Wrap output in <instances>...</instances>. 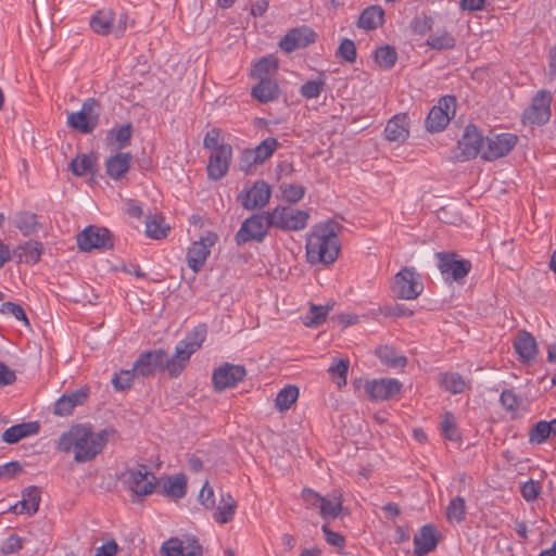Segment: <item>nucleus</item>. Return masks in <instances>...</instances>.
Masks as SVG:
<instances>
[{
	"instance_id": "1",
	"label": "nucleus",
	"mask_w": 556,
	"mask_h": 556,
	"mask_svg": "<svg viewBox=\"0 0 556 556\" xmlns=\"http://www.w3.org/2000/svg\"><path fill=\"white\" fill-rule=\"evenodd\" d=\"M115 429L105 428L94 432L89 424L72 426L63 432L58 440L56 448L64 453H74V460L78 464L93 460L105 447Z\"/></svg>"
},
{
	"instance_id": "2",
	"label": "nucleus",
	"mask_w": 556,
	"mask_h": 556,
	"mask_svg": "<svg viewBox=\"0 0 556 556\" xmlns=\"http://www.w3.org/2000/svg\"><path fill=\"white\" fill-rule=\"evenodd\" d=\"M341 225L327 220L315 225L306 239V258L311 264H332L339 255L340 242L338 235Z\"/></svg>"
},
{
	"instance_id": "3",
	"label": "nucleus",
	"mask_w": 556,
	"mask_h": 556,
	"mask_svg": "<svg viewBox=\"0 0 556 556\" xmlns=\"http://www.w3.org/2000/svg\"><path fill=\"white\" fill-rule=\"evenodd\" d=\"M206 333V326L198 325L176 344L174 355L167 356V371L172 377H177L184 370L191 355L201 348Z\"/></svg>"
},
{
	"instance_id": "4",
	"label": "nucleus",
	"mask_w": 556,
	"mask_h": 556,
	"mask_svg": "<svg viewBox=\"0 0 556 556\" xmlns=\"http://www.w3.org/2000/svg\"><path fill=\"white\" fill-rule=\"evenodd\" d=\"M270 228L271 224H269L267 212L253 214L242 222L241 227L235 236V241L238 247L252 241L261 243L267 237Z\"/></svg>"
},
{
	"instance_id": "5",
	"label": "nucleus",
	"mask_w": 556,
	"mask_h": 556,
	"mask_svg": "<svg viewBox=\"0 0 556 556\" xmlns=\"http://www.w3.org/2000/svg\"><path fill=\"white\" fill-rule=\"evenodd\" d=\"M267 213L271 227L283 231L302 230L307 226L309 219V214L306 211L289 206H277Z\"/></svg>"
},
{
	"instance_id": "6",
	"label": "nucleus",
	"mask_w": 556,
	"mask_h": 556,
	"mask_svg": "<svg viewBox=\"0 0 556 556\" xmlns=\"http://www.w3.org/2000/svg\"><path fill=\"white\" fill-rule=\"evenodd\" d=\"M99 102L96 99H87L78 112L68 114L67 125L80 134H91L99 123Z\"/></svg>"
},
{
	"instance_id": "7",
	"label": "nucleus",
	"mask_w": 556,
	"mask_h": 556,
	"mask_svg": "<svg viewBox=\"0 0 556 556\" xmlns=\"http://www.w3.org/2000/svg\"><path fill=\"white\" fill-rule=\"evenodd\" d=\"M484 150V138L477 126L469 124L466 126L457 147L453 150V159L457 162H465L475 159Z\"/></svg>"
},
{
	"instance_id": "8",
	"label": "nucleus",
	"mask_w": 556,
	"mask_h": 556,
	"mask_svg": "<svg viewBox=\"0 0 556 556\" xmlns=\"http://www.w3.org/2000/svg\"><path fill=\"white\" fill-rule=\"evenodd\" d=\"M456 98L454 96L442 97L438 104L428 113L426 118V128L430 132L443 130L450 123L456 112Z\"/></svg>"
},
{
	"instance_id": "9",
	"label": "nucleus",
	"mask_w": 556,
	"mask_h": 556,
	"mask_svg": "<svg viewBox=\"0 0 556 556\" xmlns=\"http://www.w3.org/2000/svg\"><path fill=\"white\" fill-rule=\"evenodd\" d=\"M393 292L404 300L416 299L424 290L420 276L412 267H405L393 279Z\"/></svg>"
},
{
	"instance_id": "10",
	"label": "nucleus",
	"mask_w": 556,
	"mask_h": 556,
	"mask_svg": "<svg viewBox=\"0 0 556 556\" xmlns=\"http://www.w3.org/2000/svg\"><path fill=\"white\" fill-rule=\"evenodd\" d=\"M140 469L129 468L124 473V482L137 496H147L154 492L156 477L147 470L144 465Z\"/></svg>"
},
{
	"instance_id": "11",
	"label": "nucleus",
	"mask_w": 556,
	"mask_h": 556,
	"mask_svg": "<svg viewBox=\"0 0 556 556\" xmlns=\"http://www.w3.org/2000/svg\"><path fill=\"white\" fill-rule=\"evenodd\" d=\"M271 197V188L265 180H256L250 188L238 194V202L248 211L265 207Z\"/></svg>"
},
{
	"instance_id": "12",
	"label": "nucleus",
	"mask_w": 556,
	"mask_h": 556,
	"mask_svg": "<svg viewBox=\"0 0 556 556\" xmlns=\"http://www.w3.org/2000/svg\"><path fill=\"white\" fill-rule=\"evenodd\" d=\"M132 367L136 375L141 377L154 376L157 371H167V353L162 349L141 353Z\"/></svg>"
},
{
	"instance_id": "13",
	"label": "nucleus",
	"mask_w": 556,
	"mask_h": 556,
	"mask_svg": "<svg viewBox=\"0 0 556 556\" xmlns=\"http://www.w3.org/2000/svg\"><path fill=\"white\" fill-rule=\"evenodd\" d=\"M552 94L547 90H540L532 99L522 115L523 123L544 125L551 118Z\"/></svg>"
},
{
	"instance_id": "14",
	"label": "nucleus",
	"mask_w": 556,
	"mask_h": 556,
	"mask_svg": "<svg viewBox=\"0 0 556 556\" xmlns=\"http://www.w3.org/2000/svg\"><path fill=\"white\" fill-rule=\"evenodd\" d=\"M245 376L247 370L243 366L225 363L213 371L212 382L214 390L222 392L226 389L235 388L244 380Z\"/></svg>"
},
{
	"instance_id": "15",
	"label": "nucleus",
	"mask_w": 556,
	"mask_h": 556,
	"mask_svg": "<svg viewBox=\"0 0 556 556\" xmlns=\"http://www.w3.org/2000/svg\"><path fill=\"white\" fill-rule=\"evenodd\" d=\"M517 136L508 132L488 136L484 139V150L482 159L494 161L507 155L517 143Z\"/></svg>"
},
{
	"instance_id": "16",
	"label": "nucleus",
	"mask_w": 556,
	"mask_h": 556,
	"mask_svg": "<svg viewBox=\"0 0 556 556\" xmlns=\"http://www.w3.org/2000/svg\"><path fill=\"white\" fill-rule=\"evenodd\" d=\"M217 239L218 237L216 233L207 232L191 244L187 252V263L189 268L194 273H199L202 269L211 254V248L216 243Z\"/></svg>"
},
{
	"instance_id": "17",
	"label": "nucleus",
	"mask_w": 556,
	"mask_h": 556,
	"mask_svg": "<svg viewBox=\"0 0 556 556\" xmlns=\"http://www.w3.org/2000/svg\"><path fill=\"white\" fill-rule=\"evenodd\" d=\"M81 251L93 249H111L113 247L111 232L104 227L88 226L77 237Z\"/></svg>"
},
{
	"instance_id": "18",
	"label": "nucleus",
	"mask_w": 556,
	"mask_h": 556,
	"mask_svg": "<svg viewBox=\"0 0 556 556\" xmlns=\"http://www.w3.org/2000/svg\"><path fill=\"white\" fill-rule=\"evenodd\" d=\"M317 34L308 26L290 29L279 41V48L285 53H292L316 41Z\"/></svg>"
},
{
	"instance_id": "19",
	"label": "nucleus",
	"mask_w": 556,
	"mask_h": 556,
	"mask_svg": "<svg viewBox=\"0 0 556 556\" xmlns=\"http://www.w3.org/2000/svg\"><path fill=\"white\" fill-rule=\"evenodd\" d=\"M402 390V383L394 378L374 379L365 383V391L372 401H387Z\"/></svg>"
},
{
	"instance_id": "20",
	"label": "nucleus",
	"mask_w": 556,
	"mask_h": 556,
	"mask_svg": "<svg viewBox=\"0 0 556 556\" xmlns=\"http://www.w3.org/2000/svg\"><path fill=\"white\" fill-rule=\"evenodd\" d=\"M439 269L446 278L455 281L464 279L471 269V263L467 260H456L455 254L438 253Z\"/></svg>"
},
{
	"instance_id": "21",
	"label": "nucleus",
	"mask_w": 556,
	"mask_h": 556,
	"mask_svg": "<svg viewBox=\"0 0 556 556\" xmlns=\"http://www.w3.org/2000/svg\"><path fill=\"white\" fill-rule=\"evenodd\" d=\"M232 149L229 144H222L214 151L207 164V175L213 180L223 178L229 168Z\"/></svg>"
},
{
	"instance_id": "22",
	"label": "nucleus",
	"mask_w": 556,
	"mask_h": 556,
	"mask_svg": "<svg viewBox=\"0 0 556 556\" xmlns=\"http://www.w3.org/2000/svg\"><path fill=\"white\" fill-rule=\"evenodd\" d=\"M41 490L38 486L31 485L24 490L22 500L18 501L13 507L16 514L34 515L38 511Z\"/></svg>"
},
{
	"instance_id": "23",
	"label": "nucleus",
	"mask_w": 556,
	"mask_h": 556,
	"mask_svg": "<svg viewBox=\"0 0 556 556\" xmlns=\"http://www.w3.org/2000/svg\"><path fill=\"white\" fill-rule=\"evenodd\" d=\"M132 155L128 152H118L105 161L106 174L110 178L118 180L129 170Z\"/></svg>"
},
{
	"instance_id": "24",
	"label": "nucleus",
	"mask_w": 556,
	"mask_h": 556,
	"mask_svg": "<svg viewBox=\"0 0 556 556\" xmlns=\"http://www.w3.org/2000/svg\"><path fill=\"white\" fill-rule=\"evenodd\" d=\"M437 544L434 527L425 525L414 538V552L418 556H424L432 552Z\"/></svg>"
},
{
	"instance_id": "25",
	"label": "nucleus",
	"mask_w": 556,
	"mask_h": 556,
	"mask_svg": "<svg viewBox=\"0 0 556 556\" xmlns=\"http://www.w3.org/2000/svg\"><path fill=\"white\" fill-rule=\"evenodd\" d=\"M514 349L518 354L519 361L522 363L531 362L538 353L536 341L534 337L527 331H521L517 336L514 342Z\"/></svg>"
},
{
	"instance_id": "26",
	"label": "nucleus",
	"mask_w": 556,
	"mask_h": 556,
	"mask_svg": "<svg viewBox=\"0 0 556 556\" xmlns=\"http://www.w3.org/2000/svg\"><path fill=\"white\" fill-rule=\"evenodd\" d=\"M384 135L388 141H405L409 136L407 116L405 114H397L393 116L387 123Z\"/></svg>"
},
{
	"instance_id": "27",
	"label": "nucleus",
	"mask_w": 556,
	"mask_h": 556,
	"mask_svg": "<svg viewBox=\"0 0 556 556\" xmlns=\"http://www.w3.org/2000/svg\"><path fill=\"white\" fill-rule=\"evenodd\" d=\"M87 392L83 390L62 395L54 405V414L58 416L71 415L76 406L81 405L87 400Z\"/></svg>"
},
{
	"instance_id": "28",
	"label": "nucleus",
	"mask_w": 556,
	"mask_h": 556,
	"mask_svg": "<svg viewBox=\"0 0 556 556\" xmlns=\"http://www.w3.org/2000/svg\"><path fill=\"white\" fill-rule=\"evenodd\" d=\"M39 429V424L36 421L18 424L4 430L2 433V440L5 443L13 444L18 442L21 439L37 434Z\"/></svg>"
},
{
	"instance_id": "29",
	"label": "nucleus",
	"mask_w": 556,
	"mask_h": 556,
	"mask_svg": "<svg viewBox=\"0 0 556 556\" xmlns=\"http://www.w3.org/2000/svg\"><path fill=\"white\" fill-rule=\"evenodd\" d=\"M252 97L260 102L267 103L274 101L279 96V87L276 80L270 77L260 78L256 86L252 88Z\"/></svg>"
},
{
	"instance_id": "30",
	"label": "nucleus",
	"mask_w": 556,
	"mask_h": 556,
	"mask_svg": "<svg viewBox=\"0 0 556 556\" xmlns=\"http://www.w3.org/2000/svg\"><path fill=\"white\" fill-rule=\"evenodd\" d=\"M115 13L111 9H101L97 11L90 18L91 29L101 36L112 33Z\"/></svg>"
},
{
	"instance_id": "31",
	"label": "nucleus",
	"mask_w": 556,
	"mask_h": 556,
	"mask_svg": "<svg viewBox=\"0 0 556 556\" xmlns=\"http://www.w3.org/2000/svg\"><path fill=\"white\" fill-rule=\"evenodd\" d=\"M132 126L130 123L114 127L108 131L106 141L116 150H122L130 143Z\"/></svg>"
},
{
	"instance_id": "32",
	"label": "nucleus",
	"mask_w": 556,
	"mask_h": 556,
	"mask_svg": "<svg viewBox=\"0 0 556 556\" xmlns=\"http://www.w3.org/2000/svg\"><path fill=\"white\" fill-rule=\"evenodd\" d=\"M13 223L24 236H30L40 229L37 215L28 211L15 214Z\"/></svg>"
},
{
	"instance_id": "33",
	"label": "nucleus",
	"mask_w": 556,
	"mask_h": 556,
	"mask_svg": "<svg viewBox=\"0 0 556 556\" xmlns=\"http://www.w3.org/2000/svg\"><path fill=\"white\" fill-rule=\"evenodd\" d=\"M384 12L381 8L372 5L365 9L357 22V26L363 29L371 30L378 28L383 23Z\"/></svg>"
},
{
	"instance_id": "34",
	"label": "nucleus",
	"mask_w": 556,
	"mask_h": 556,
	"mask_svg": "<svg viewBox=\"0 0 556 556\" xmlns=\"http://www.w3.org/2000/svg\"><path fill=\"white\" fill-rule=\"evenodd\" d=\"M163 493L175 500L182 498L187 491V480L185 476L167 477L162 483Z\"/></svg>"
},
{
	"instance_id": "35",
	"label": "nucleus",
	"mask_w": 556,
	"mask_h": 556,
	"mask_svg": "<svg viewBox=\"0 0 556 556\" xmlns=\"http://www.w3.org/2000/svg\"><path fill=\"white\" fill-rule=\"evenodd\" d=\"M376 355L386 366L391 368H402L406 366L407 358L399 354L393 348L384 345L376 350Z\"/></svg>"
},
{
	"instance_id": "36",
	"label": "nucleus",
	"mask_w": 556,
	"mask_h": 556,
	"mask_svg": "<svg viewBox=\"0 0 556 556\" xmlns=\"http://www.w3.org/2000/svg\"><path fill=\"white\" fill-rule=\"evenodd\" d=\"M96 167V156L92 154H78L70 163V169L72 173L81 177L87 174H92Z\"/></svg>"
},
{
	"instance_id": "37",
	"label": "nucleus",
	"mask_w": 556,
	"mask_h": 556,
	"mask_svg": "<svg viewBox=\"0 0 556 556\" xmlns=\"http://www.w3.org/2000/svg\"><path fill=\"white\" fill-rule=\"evenodd\" d=\"M236 507L237 503L229 493L222 495L217 510L214 513L215 520L219 523L229 522L233 518Z\"/></svg>"
},
{
	"instance_id": "38",
	"label": "nucleus",
	"mask_w": 556,
	"mask_h": 556,
	"mask_svg": "<svg viewBox=\"0 0 556 556\" xmlns=\"http://www.w3.org/2000/svg\"><path fill=\"white\" fill-rule=\"evenodd\" d=\"M342 510V498L341 495H334L332 498L323 497V501L319 505V514L320 517L328 521L330 519H336Z\"/></svg>"
},
{
	"instance_id": "39",
	"label": "nucleus",
	"mask_w": 556,
	"mask_h": 556,
	"mask_svg": "<svg viewBox=\"0 0 556 556\" xmlns=\"http://www.w3.org/2000/svg\"><path fill=\"white\" fill-rule=\"evenodd\" d=\"M169 226L165 224L164 219L157 215L148 216L146 220V233L152 239H163L167 236Z\"/></svg>"
},
{
	"instance_id": "40",
	"label": "nucleus",
	"mask_w": 556,
	"mask_h": 556,
	"mask_svg": "<svg viewBox=\"0 0 556 556\" xmlns=\"http://www.w3.org/2000/svg\"><path fill=\"white\" fill-rule=\"evenodd\" d=\"M299 397V389L295 386H286L279 391L275 400L276 408L280 412L288 410Z\"/></svg>"
},
{
	"instance_id": "41",
	"label": "nucleus",
	"mask_w": 556,
	"mask_h": 556,
	"mask_svg": "<svg viewBox=\"0 0 556 556\" xmlns=\"http://www.w3.org/2000/svg\"><path fill=\"white\" fill-rule=\"evenodd\" d=\"M440 428L446 440L452 442L460 441V432L456 425V418L451 412L443 414Z\"/></svg>"
},
{
	"instance_id": "42",
	"label": "nucleus",
	"mask_w": 556,
	"mask_h": 556,
	"mask_svg": "<svg viewBox=\"0 0 556 556\" xmlns=\"http://www.w3.org/2000/svg\"><path fill=\"white\" fill-rule=\"evenodd\" d=\"M397 60V52L391 46H383L375 51V61L382 70H390Z\"/></svg>"
},
{
	"instance_id": "43",
	"label": "nucleus",
	"mask_w": 556,
	"mask_h": 556,
	"mask_svg": "<svg viewBox=\"0 0 556 556\" xmlns=\"http://www.w3.org/2000/svg\"><path fill=\"white\" fill-rule=\"evenodd\" d=\"M466 516V502L462 496L451 500L446 508V518L450 522L459 523Z\"/></svg>"
},
{
	"instance_id": "44",
	"label": "nucleus",
	"mask_w": 556,
	"mask_h": 556,
	"mask_svg": "<svg viewBox=\"0 0 556 556\" xmlns=\"http://www.w3.org/2000/svg\"><path fill=\"white\" fill-rule=\"evenodd\" d=\"M441 386L448 392L457 394L465 390L466 383L457 372H445L441 376Z\"/></svg>"
},
{
	"instance_id": "45",
	"label": "nucleus",
	"mask_w": 556,
	"mask_h": 556,
	"mask_svg": "<svg viewBox=\"0 0 556 556\" xmlns=\"http://www.w3.org/2000/svg\"><path fill=\"white\" fill-rule=\"evenodd\" d=\"M277 68H278V61L276 58H274L271 55L263 56L254 65L252 75L257 78L269 77L270 73L275 72Z\"/></svg>"
},
{
	"instance_id": "46",
	"label": "nucleus",
	"mask_w": 556,
	"mask_h": 556,
	"mask_svg": "<svg viewBox=\"0 0 556 556\" xmlns=\"http://www.w3.org/2000/svg\"><path fill=\"white\" fill-rule=\"evenodd\" d=\"M278 147L279 143L276 138L268 137L264 139L257 147L253 149L256 160L263 164L275 153Z\"/></svg>"
},
{
	"instance_id": "47",
	"label": "nucleus",
	"mask_w": 556,
	"mask_h": 556,
	"mask_svg": "<svg viewBox=\"0 0 556 556\" xmlns=\"http://www.w3.org/2000/svg\"><path fill=\"white\" fill-rule=\"evenodd\" d=\"M551 435L548 421L541 420L533 425L529 431V442L531 444H543Z\"/></svg>"
},
{
	"instance_id": "48",
	"label": "nucleus",
	"mask_w": 556,
	"mask_h": 556,
	"mask_svg": "<svg viewBox=\"0 0 556 556\" xmlns=\"http://www.w3.org/2000/svg\"><path fill=\"white\" fill-rule=\"evenodd\" d=\"M455 42H456L455 38L447 31L431 35L427 39V45L431 49H435V50L453 49L455 47Z\"/></svg>"
},
{
	"instance_id": "49",
	"label": "nucleus",
	"mask_w": 556,
	"mask_h": 556,
	"mask_svg": "<svg viewBox=\"0 0 556 556\" xmlns=\"http://www.w3.org/2000/svg\"><path fill=\"white\" fill-rule=\"evenodd\" d=\"M348 370V359H339L334 364H332L328 369L332 380L339 388L346 384Z\"/></svg>"
},
{
	"instance_id": "50",
	"label": "nucleus",
	"mask_w": 556,
	"mask_h": 556,
	"mask_svg": "<svg viewBox=\"0 0 556 556\" xmlns=\"http://www.w3.org/2000/svg\"><path fill=\"white\" fill-rule=\"evenodd\" d=\"M280 190L282 199L289 203H298L305 194V188L296 184H281Z\"/></svg>"
},
{
	"instance_id": "51",
	"label": "nucleus",
	"mask_w": 556,
	"mask_h": 556,
	"mask_svg": "<svg viewBox=\"0 0 556 556\" xmlns=\"http://www.w3.org/2000/svg\"><path fill=\"white\" fill-rule=\"evenodd\" d=\"M329 312V306L311 305L308 313L304 317V324L308 327L323 324Z\"/></svg>"
},
{
	"instance_id": "52",
	"label": "nucleus",
	"mask_w": 556,
	"mask_h": 556,
	"mask_svg": "<svg viewBox=\"0 0 556 556\" xmlns=\"http://www.w3.org/2000/svg\"><path fill=\"white\" fill-rule=\"evenodd\" d=\"M500 402L507 412L513 414V417L517 416L521 399L513 390H504L501 393Z\"/></svg>"
},
{
	"instance_id": "53",
	"label": "nucleus",
	"mask_w": 556,
	"mask_h": 556,
	"mask_svg": "<svg viewBox=\"0 0 556 556\" xmlns=\"http://www.w3.org/2000/svg\"><path fill=\"white\" fill-rule=\"evenodd\" d=\"M325 80H308L300 88V93L306 99H316L320 96L325 88Z\"/></svg>"
},
{
	"instance_id": "54",
	"label": "nucleus",
	"mask_w": 556,
	"mask_h": 556,
	"mask_svg": "<svg viewBox=\"0 0 556 556\" xmlns=\"http://www.w3.org/2000/svg\"><path fill=\"white\" fill-rule=\"evenodd\" d=\"M137 376L132 369L121 370L118 374H115L112 378V383L114 388L118 391H124L129 389L132 386L134 377Z\"/></svg>"
},
{
	"instance_id": "55",
	"label": "nucleus",
	"mask_w": 556,
	"mask_h": 556,
	"mask_svg": "<svg viewBox=\"0 0 556 556\" xmlns=\"http://www.w3.org/2000/svg\"><path fill=\"white\" fill-rule=\"evenodd\" d=\"M356 47L353 40L344 38L337 51V56L341 58L343 61L353 63L356 60Z\"/></svg>"
},
{
	"instance_id": "56",
	"label": "nucleus",
	"mask_w": 556,
	"mask_h": 556,
	"mask_svg": "<svg viewBox=\"0 0 556 556\" xmlns=\"http://www.w3.org/2000/svg\"><path fill=\"white\" fill-rule=\"evenodd\" d=\"M26 256V262L35 264L39 261L42 253V244L38 241H28L20 248Z\"/></svg>"
},
{
	"instance_id": "57",
	"label": "nucleus",
	"mask_w": 556,
	"mask_h": 556,
	"mask_svg": "<svg viewBox=\"0 0 556 556\" xmlns=\"http://www.w3.org/2000/svg\"><path fill=\"white\" fill-rule=\"evenodd\" d=\"M541 491H542V486H541L540 482L534 481L532 479L522 483V485L520 488V493H521L522 497L525 498V501H527V502L535 501L539 497Z\"/></svg>"
},
{
	"instance_id": "58",
	"label": "nucleus",
	"mask_w": 556,
	"mask_h": 556,
	"mask_svg": "<svg viewBox=\"0 0 556 556\" xmlns=\"http://www.w3.org/2000/svg\"><path fill=\"white\" fill-rule=\"evenodd\" d=\"M161 556H181L182 542L178 538H170L160 548Z\"/></svg>"
},
{
	"instance_id": "59",
	"label": "nucleus",
	"mask_w": 556,
	"mask_h": 556,
	"mask_svg": "<svg viewBox=\"0 0 556 556\" xmlns=\"http://www.w3.org/2000/svg\"><path fill=\"white\" fill-rule=\"evenodd\" d=\"M432 26V17L426 14L416 16L412 22V29L414 30V33L419 35H425L427 31L431 30Z\"/></svg>"
},
{
	"instance_id": "60",
	"label": "nucleus",
	"mask_w": 556,
	"mask_h": 556,
	"mask_svg": "<svg viewBox=\"0 0 556 556\" xmlns=\"http://www.w3.org/2000/svg\"><path fill=\"white\" fill-rule=\"evenodd\" d=\"M1 314L13 315L17 320H23L25 324H29L27 316L23 307L12 302H5L0 307Z\"/></svg>"
},
{
	"instance_id": "61",
	"label": "nucleus",
	"mask_w": 556,
	"mask_h": 556,
	"mask_svg": "<svg viewBox=\"0 0 556 556\" xmlns=\"http://www.w3.org/2000/svg\"><path fill=\"white\" fill-rule=\"evenodd\" d=\"M22 547H23L22 539L16 534H11L2 543L1 553L3 555L13 554V553H16L20 549H22Z\"/></svg>"
},
{
	"instance_id": "62",
	"label": "nucleus",
	"mask_w": 556,
	"mask_h": 556,
	"mask_svg": "<svg viewBox=\"0 0 556 556\" xmlns=\"http://www.w3.org/2000/svg\"><path fill=\"white\" fill-rule=\"evenodd\" d=\"M200 503L207 509L215 506L214 491L206 481L199 493Z\"/></svg>"
},
{
	"instance_id": "63",
	"label": "nucleus",
	"mask_w": 556,
	"mask_h": 556,
	"mask_svg": "<svg viewBox=\"0 0 556 556\" xmlns=\"http://www.w3.org/2000/svg\"><path fill=\"white\" fill-rule=\"evenodd\" d=\"M301 497L307 507H319L323 497L319 493L309 488H304Z\"/></svg>"
},
{
	"instance_id": "64",
	"label": "nucleus",
	"mask_w": 556,
	"mask_h": 556,
	"mask_svg": "<svg viewBox=\"0 0 556 556\" xmlns=\"http://www.w3.org/2000/svg\"><path fill=\"white\" fill-rule=\"evenodd\" d=\"M321 530L325 534V540L328 544L336 546V547H343L345 543V539L338 532H334L330 530L328 525H324L321 527Z\"/></svg>"
}]
</instances>
